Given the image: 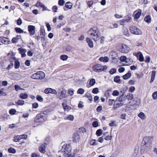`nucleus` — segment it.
<instances>
[{
    "instance_id": "18",
    "label": "nucleus",
    "mask_w": 157,
    "mask_h": 157,
    "mask_svg": "<svg viewBox=\"0 0 157 157\" xmlns=\"http://www.w3.org/2000/svg\"><path fill=\"white\" fill-rule=\"evenodd\" d=\"M124 95L122 94V95L120 96L119 97V99L118 100L121 101V102L124 103L126 99V96H123Z\"/></svg>"
},
{
    "instance_id": "35",
    "label": "nucleus",
    "mask_w": 157,
    "mask_h": 157,
    "mask_svg": "<svg viewBox=\"0 0 157 157\" xmlns=\"http://www.w3.org/2000/svg\"><path fill=\"white\" fill-rule=\"evenodd\" d=\"M8 151L9 153L14 154L16 152V150L12 147H10L8 149Z\"/></svg>"
},
{
    "instance_id": "25",
    "label": "nucleus",
    "mask_w": 157,
    "mask_h": 157,
    "mask_svg": "<svg viewBox=\"0 0 157 157\" xmlns=\"http://www.w3.org/2000/svg\"><path fill=\"white\" fill-rule=\"evenodd\" d=\"M26 52V50L20 48V53L21 55V56L22 57H25L26 55L25 53Z\"/></svg>"
},
{
    "instance_id": "39",
    "label": "nucleus",
    "mask_w": 157,
    "mask_h": 157,
    "mask_svg": "<svg viewBox=\"0 0 157 157\" xmlns=\"http://www.w3.org/2000/svg\"><path fill=\"white\" fill-rule=\"evenodd\" d=\"M16 110L15 109H10L9 111V113L11 115H13L15 114L16 113Z\"/></svg>"
},
{
    "instance_id": "26",
    "label": "nucleus",
    "mask_w": 157,
    "mask_h": 157,
    "mask_svg": "<svg viewBox=\"0 0 157 157\" xmlns=\"http://www.w3.org/2000/svg\"><path fill=\"white\" fill-rule=\"evenodd\" d=\"M65 7L69 9H71L72 7V4L70 2H67L65 4Z\"/></svg>"
},
{
    "instance_id": "57",
    "label": "nucleus",
    "mask_w": 157,
    "mask_h": 157,
    "mask_svg": "<svg viewBox=\"0 0 157 157\" xmlns=\"http://www.w3.org/2000/svg\"><path fill=\"white\" fill-rule=\"evenodd\" d=\"M92 124L94 127H96L98 126V122L97 121H94Z\"/></svg>"
},
{
    "instance_id": "63",
    "label": "nucleus",
    "mask_w": 157,
    "mask_h": 157,
    "mask_svg": "<svg viewBox=\"0 0 157 157\" xmlns=\"http://www.w3.org/2000/svg\"><path fill=\"white\" fill-rule=\"evenodd\" d=\"M32 106L34 108H36L38 107V104L37 103H34L33 104Z\"/></svg>"
},
{
    "instance_id": "3",
    "label": "nucleus",
    "mask_w": 157,
    "mask_h": 157,
    "mask_svg": "<svg viewBox=\"0 0 157 157\" xmlns=\"http://www.w3.org/2000/svg\"><path fill=\"white\" fill-rule=\"evenodd\" d=\"M45 76V74L42 71H40L33 74L31 77L34 79H42Z\"/></svg>"
},
{
    "instance_id": "20",
    "label": "nucleus",
    "mask_w": 157,
    "mask_h": 157,
    "mask_svg": "<svg viewBox=\"0 0 157 157\" xmlns=\"http://www.w3.org/2000/svg\"><path fill=\"white\" fill-rule=\"evenodd\" d=\"M128 59L130 60V59L127 58L126 56H121L120 58V60L121 61L124 62L125 61L126 63H127V60Z\"/></svg>"
},
{
    "instance_id": "47",
    "label": "nucleus",
    "mask_w": 157,
    "mask_h": 157,
    "mask_svg": "<svg viewBox=\"0 0 157 157\" xmlns=\"http://www.w3.org/2000/svg\"><path fill=\"white\" fill-rule=\"evenodd\" d=\"M84 91V90L83 89L80 88L78 90L77 93L78 94H83Z\"/></svg>"
},
{
    "instance_id": "41",
    "label": "nucleus",
    "mask_w": 157,
    "mask_h": 157,
    "mask_svg": "<svg viewBox=\"0 0 157 157\" xmlns=\"http://www.w3.org/2000/svg\"><path fill=\"white\" fill-rule=\"evenodd\" d=\"M151 20V17L149 16H147L144 18V21L147 22H149Z\"/></svg>"
},
{
    "instance_id": "38",
    "label": "nucleus",
    "mask_w": 157,
    "mask_h": 157,
    "mask_svg": "<svg viewBox=\"0 0 157 157\" xmlns=\"http://www.w3.org/2000/svg\"><path fill=\"white\" fill-rule=\"evenodd\" d=\"M20 63L18 60H16L15 61L14 66L16 68H18L19 67Z\"/></svg>"
},
{
    "instance_id": "6",
    "label": "nucleus",
    "mask_w": 157,
    "mask_h": 157,
    "mask_svg": "<svg viewBox=\"0 0 157 157\" xmlns=\"http://www.w3.org/2000/svg\"><path fill=\"white\" fill-rule=\"evenodd\" d=\"M152 146H149L146 144H144L142 145L140 147V151L142 153H144L145 152H147L151 148Z\"/></svg>"
},
{
    "instance_id": "46",
    "label": "nucleus",
    "mask_w": 157,
    "mask_h": 157,
    "mask_svg": "<svg viewBox=\"0 0 157 157\" xmlns=\"http://www.w3.org/2000/svg\"><path fill=\"white\" fill-rule=\"evenodd\" d=\"M116 72V70L115 68H112L109 71V73L111 75H113Z\"/></svg>"
},
{
    "instance_id": "51",
    "label": "nucleus",
    "mask_w": 157,
    "mask_h": 157,
    "mask_svg": "<svg viewBox=\"0 0 157 157\" xmlns=\"http://www.w3.org/2000/svg\"><path fill=\"white\" fill-rule=\"evenodd\" d=\"M152 96L154 99H156L157 98V91L154 92Z\"/></svg>"
},
{
    "instance_id": "22",
    "label": "nucleus",
    "mask_w": 157,
    "mask_h": 157,
    "mask_svg": "<svg viewBox=\"0 0 157 157\" xmlns=\"http://www.w3.org/2000/svg\"><path fill=\"white\" fill-rule=\"evenodd\" d=\"M136 13L135 15L134 18L135 19H137L139 18L140 17V16L141 14V12L137 11H135L134 12V13Z\"/></svg>"
},
{
    "instance_id": "50",
    "label": "nucleus",
    "mask_w": 157,
    "mask_h": 157,
    "mask_svg": "<svg viewBox=\"0 0 157 157\" xmlns=\"http://www.w3.org/2000/svg\"><path fill=\"white\" fill-rule=\"evenodd\" d=\"M43 4L40 1H37L35 5V6L37 7H40L42 6L43 5Z\"/></svg>"
},
{
    "instance_id": "12",
    "label": "nucleus",
    "mask_w": 157,
    "mask_h": 157,
    "mask_svg": "<svg viewBox=\"0 0 157 157\" xmlns=\"http://www.w3.org/2000/svg\"><path fill=\"white\" fill-rule=\"evenodd\" d=\"M73 141L75 142H77L79 141L80 137L79 134L77 133H74L73 136Z\"/></svg>"
},
{
    "instance_id": "4",
    "label": "nucleus",
    "mask_w": 157,
    "mask_h": 157,
    "mask_svg": "<svg viewBox=\"0 0 157 157\" xmlns=\"http://www.w3.org/2000/svg\"><path fill=\"white\" fill-rule=\"evenodd\" d=\"M71 151V148L69 146L67 147V145H63L61 149V152L64 153V154L65 156L69 155Z\"/></svg>"
},
{
    "instance_id": "15",
    "label": "nucleus",
    "mask_w": 157,
    "mask_h": 157,
    "mask_svg": "<svg viewBox=\"0 0 157 157\" xmlns=\"http://www.w3.org/2000/svg\"><path fill=\"white\" fill-rule=\"evenodd\" d=\"M40 36L43 39H44L45 38V30L44 27H42L40 29Z\"/></svg>"
},
{
    "instance_id": "29",
    "label": "nucleus",
    "mask_w": 157,
    "mask_h": 157,
    "mask_svg": "<svg viewBox=\"0 0 157 157\" xmlns=\"http://www.w3.org/2000/svg\"><path fill=\"white\" fill-rule=\"evenodd\" d=\"M86 42L88 43V45L90 47L92 48L93 47V43L92 41V40H86Z\"/></svg>"
},
{
    "instance_id": "43",
    "label": "nucleus",
    "mask_w": 157,
    "mask_h": 157,
    "mask_svg": "<svg viewBox=\"0 0 157 157\" xmlns=\"http://www.w3.org/2000/svg\"><path fill=\"white\" fill-rule=\"evenodd\" d=\"M65 2L64 0H59L58 2L59 5L60 6H63L65 3Z\"/></svg>"
},
{
    "instance_id": "11",
    "label": "nucleus",
    "mask_w": 157,
    "mask_h": 157,
    "mask_svg": "<svg viewBox=\"0 0 157 157\" xmlns=\"http://www.w3.org/2000/svg\"><path fill=\"white\" fill-rule=\"evenodd\" d=\"M109 56L113 60H116L118 58V55L115 51H112L110 52Z\"/></svg>"
},
{
    "instance_id": "23",
    "label": "nucleus",
    "mask_w": 157,
    "mask_h": 157,
    "mask_svg": "<svg viewBox=\"0 0 157 157\" xmlns=\"http://www.w3.org/2000/svg\"><path fill=\"white\" fill-rule=\"evenodd\" d=\"M156 74V71H152L151 78L150 80V82H151L153 81L154 80Z\"/></svg>"
},
{
    "instance_id": "17",
    "label": "nucleus",
    "mask_w": 157,
    "mask_h": 157,
    "mask_svg": "<svg viewBox=\"0 0 157 157\" xmlns=\"http://www.w3.org/2000/svg\"><path fill=\"white\" fill-rule=\"evenodd\" d=\"M131 76V74L130 72V71H128L127 73L123 76V78L124 79L126 80L129 78Z\"/></svg>"
},
{
    "instance_id": "19",
    "label": "nucleus",
    "mask_w": 157,
    "mask_h": 157,
    "mask_svg": "<svg viewBox=\"0 0 157 157\" xmlns=\"http://www.w3.org/2000/svg\"><path fill=\"white\" fill-rule=\"evenodd\" d=\"M15 54L12 52H11L8 54V56L9 57H10L11 59L13 60L15 59V57H14Z\"/></svg>"
},
{
    "instance_id": "16",
    "label": "nucleus",
    "mask_w": 157,
    "mask_h": 157,
    "mask_svg": "<svg viewBox=\"0 0 157 157\" xmlns=\"http://www.w3.org/2000/svg\"><path fill=\"white\" fill-rule=\"evenodd\" d=\"M46 145L44 144H42L39 147V150L42 153H44L45 152V146Z\"/></svg>"
},
{
    "instance_id": "58",
    "label": "nucleus",
    "mask_w": 157,
    "mask_h": 157,
    "mask_svg": "<svg viewBox=\"0 0 157 157\" xmlns=\"http://www.w3.org/2000/svg\"><path fill=\"white\" fill-rule=\"evenodd\" d=\"M150 61V58L149 56H147L145 57V62H147L148 63H149Z\"/></svg>"
},
{
    "instance_id": "36",
    "label": "nucleus",
    "mask_w": 157,
    "mask_h": 157,
    "mask_svg": "<svg viewBox=\"0 0 157 157\" xmlns=\"http://www.w3.org/2000/svg\"><path fill=\"white\" fill-rule=\"evenodd\" d=\"M111 91V90H106L105 93V95L106 97L107 98L108 97L110 96V92Z\"/></svg>"
},
{
    "instance_id": "8",
    "label": "nucleus",
    "mask_w": 157,
    "mask_h": 157,
    "mask_svg": "<svg viewBox=\"0 0 157 157\" xmlns=\"http://www.w3.org/2000/svg\"><path fill=\"white\" fill-rule=\"evenodd\" d=\"M44 91L45 93L46 94H57V92L55 90L50 88H48L44 90Z\"/></svg>"
},
{
    "instance_id": "28",
    "label": "nucleus",
    "mask_w": 157,
    "mask_h": 157,
    "mask_svg": "<svg viewBox=\"0 0 157 157\" xmlns=\"http://www.w3.org/2000/svg\"><path fill=\"white\" fill-rule=\"evenodd\" d=\"M59 99H62L63 98H66L65 94L63 90H62L60 93V96H59Z\"/></svg>"
},
{
    "instance_id": "21",
    "label": "nucleus",
    "mask_w": 157,
    "mask_h": 157,
    "mask_svg": "<svg viewBox=\"0 0 157 157\" xmlns=\"http://www.w3.org/2000/svg\"><path fill=\"white\" fill-rule=\"evenodd\" d=\"M99 59L101 61L105 62H107L109 60V58L107 57H101Z\"/></svg>"
},
{
    "instance_id": "13",
    "label": "nucleus",
    "mask_w": 157,
    "mask_h": 157,
    "mask_svg": "<svg viewBox=\"0 0 157 157\" xmlns=\"http://www.w3.org/2000/svg\"><path fill=\"white\" fill-rule=\"evenodd\" d=\"M35 27L33 25H29L28 27V29L29 32L30 34L33 35L35 34Z\"/></svg>"
},
{
    "instance_id": "9",
    "label": "nucleus",
    "mask_w": 157,
    "mask_h": 157,
    "mask_svg": "<svg viewBox=\"0 0 157 157\" xmlns=\"http://www.w3.org/2000/svg\"><path fill=\"white\" fill-rule=\"evenodd\" d=\"M129 48L126 45L123 44L121 49V52L122 53H127L129 51Z\"/></svg>"
},
{
    "instance_id": "34",
    "label": "nucleus",
    "mask_w": 157,
    "mask_h": 157,
    "mask_svg": "<svg viewBox=\"0 0 157 157\" xmlns=\"http://www.w3.org/2000/svg\"><path fill=\"white\" fill-rule=\"evenodd\" d=\"M60 59L63 60H66L68 58V56L66 55H62L60 56Z\"/></svg>"
},
{
    "instance_id": "40",
    "label": "nucleus",
    "mask_w": 157,
    "mask_h": 157,
    "mask_svg": "<svg viewBox=\"0 0 157 157\" xmlns=\"http://www.w3.org/2000/svg\"><path fill=\"white\" fill-rule=\"evenodd\" d=\"M119 94V92L117 90H115L113 91L112 95L113 96H118Z\"/></svg>"
},
{
    "instance_id": "62",
    "label": "nucleus",
    "mask_w": 157,
    "mask_h": 157,
    "mask_svg": "<svg viewBox=\"0 0 157 157\" xmlns=\"http://www.w3.org/2000/svg\"><path fill=\"white\" fill-rule=\"evenodd\" d=\"M135 90V88L134 86H131L129 89V90L131 92H133Z\"/></svg>"
},
{
    "instance_id": "55",
    "label": "nucleus",
    "mask_w": 157,
    "mask_h": 157,
    "mask_svg": "<svg viewBox=\"0 0 157 157\" xmlns=\"http://www.w3.org/2000/svg\"><path fill=\"white\" fill-rule=\"evenodd\" d=\"M1 42L4 44H7L10 42L9 40H1Z\"/></svg>"
},
{
    "instance_id": "27",
    "label": "nucleus",
    "mask_w": 157,
    "mask_h": 157,
    "mask_svg": "<svg viewBox=\"0 0 157 157\" xmlns=\"http://www.w3.org/2000/svg\"><path fill=\"white\" fill-rule=\"evenodd\" d=\"M126 99L128 100H131L133 98V96L132 94L129 93L126 96Z\"/></svg>"
},
{
    "instance_id": "33",
    "label": "nucleus",
    "mask_w": 157,
    "mask_h": 157,
    "mask_svg": "<svg viewBox=\"0 0 157 157\" xmlns=\"http://www.w3.org/2000/svg\"><path fill=\"white\" fill-rule=\"evenodd\" d=\"M85 97L88 98V99L90 101L93 100V98L91 95L90 94H87L85 95Z\"/></svg>"
},
{
    "instance_id": "42",
    "label": "nucleus",
    "mask_w": 157,
    "mask_h": 157,
    "mask_svg": "<svg viewBox=\"0 0 157 157\" xmlns=\"http://www.w3.org/2000/svg\"><path fill=\"white\" fill-rule=\"evenodd\" d=\"M95 83V81L94 79H91L90 81V84L91 86H93Z\"/></svg>"
},
{
    "instance_id": "44",
    "label": "nucleus",
    "mask_w": 157,
    "mask_h": 157,
    "mask_svg": "<svg viewBox=\"0 0 157 157\" xmlns=\"http://www.w3.org/2000/svg\"><path fill=\"white\" fill-rule=\"evenodd\" d=\"M102 132L101 131V129H99L97 130L96 132V134L97 136H100L102 134Z\"/></svg>"
},
{
    "instance_id": "60",
    "label": "nucleus",
    "mask_w": 157,
    "mask_h": 157,
    "mask_svg": "<svg viewBox=\"0 0 157 157\" xmlns=\"http://www.w3.org/2000/svg\"><path fill=\"white\" fill-rule=\"evenodd\" d=\"M115 121H113L111 123L109 124V125L110 126H114L115 125Z\"/></svg>"
},
{
    "instance_id": "7",
    "label": "nucleus",
    "mask_w": 157,
    "mask_h": 157,
    "mask_svg": "<svg viewBox=\"0 0 157 157\" xmlns=\"http://www.w3.org/2000/svg\"><path fill=\"white\" fill-rule=\"evenodd\" d=\"M130 30L132 33L135 34L140 35L142 33L140 30L134 26H131Z\"/></svg>"
},
{
    "instance_id": "30",
    "label": "nucleus",
    "mask_w": 157,
    "mask_h": 157,
    "mask_svg": "<svg viewBox=\"0 0 157 157\" xmlns=\"http://www.w3.org/2000/svg\"><path fill=\"white\" fill-rule=\"evenodd\" d=\"M28 95L27 93L20 94V98L22 99H26L28 98Z\"/></svg>"
},
{
    "instance_id": "1",
    "label": "nucleus",
    "mask_w": 157,
    "mask_h": 157,
    "mask_svg": "<svg viewBox=\"0 0 157 157\" xmlns=\"http://www.w3.org/2000/svg\"><path fill=\"white\" fill-rule=\"evenodd\" d=\"M88 34L91 38L95 39L99 38L101 36L97 28L93 27L90 29L88 31Z\"/></svg>"
},
{
    "instance_id": "56",
    "label": "nucleus",
    "mask_w": 157,
    "mask_h": 157,
    "mask_svg": "<svg viewBox=\"0 0 157 157\" xmlns=\"http://www.w3.org/2000/svg\"><path fill=\"white\" fill-rule=\"evenodd\" d=\"M58 9V7L56 6H53L52 7V10L54 12H57Z\"/></svg>"
},
{
    "instance_id": "10",
    "label": "nucleus",
    "mask_w": 157,
    "mask_h": 157,
    "mask_svg": "<svg viewBox=\"0 0 157 157\" xmlns=\"http://www.w3.org/2000/svg\"><path fill=\"white\" fill-rule=\"evenodd\" d=\"M123 103L121 102L118 100H116L114 101V103L113 105V108L114 109H117L121 106L123 105Z\"/></svg>"
},
{
    "instance_id": "48",
    "label": "nucleus",
    "mask_w": 157,
    "mask_h": 157,
    "mask_svg": "<svg viewBox=\"0 0 157 157\" xmlns=\"http://www.w3.org/2000/svg\"><path fill=\"white\" fill-rule=\"evenodd\" d=\"M28 137L27 135L25 134H23L20 135V140L22 139H26Z\"/></svg>"
},
{
    "instance_id": "45",
    "label": "nucleus",
    "mask_w": 157,
    "mask_h": 157,
    "mask_svg": "<svg viewBox=\"0 0 157 157\" xmlns=\"http://www.w3.org/2000/svg\"><path fill=\"white\" fill-rule=\"evenodd\" d=\"M20 140V136H17L14 138L13 140L15 142H18Z\"/></svg>"
},
{
    "instance_id": "2",
    "label": "nucleus",
    "mask_w": 157,
    "mask_h": 157,
    "mask_svg": "<svg viewBox=\"0 0 157 157\" xmlns=\"http://www.w3.org/2000/svg\"><path fill=\"white\" fill-rule=\"evenodd\" d=\"M107 68V67L106 66H103L99 64H97L93 67L94 71L97 72L105 71Z\"/></svg>"
},
{
    "instance_id": "32",
    "label": "nucleus",
    "mask_w": 157,
    "mask_h": 157,
    "mask_svg": "<svg viewBox=\"0 0 157 157\" xmlns=\"http://www.w3.org/2000/svg\"><path fill=\"white\" fill-rule=\"evenodd\" d=\"M97 143L95 140H91L90 141V144L91 145H96L97 144Z\"/></svg>"
},
{
    "instance_id": "59",
    "label": "nucleus",
    "mask_w": 157,
    "mask_h": 157,
    "mask_svg": "<svg viewBox=\"0 0 157 157\" xmlns=\"http://www.w3.org/2000/svg\"><path fill=\"white\" fill-rule=\"evenodd\" d=\"M125 70L124 68L123 67H120L118 69V71L120 73L123 72Z\"/></svg>"
},
{
    "instance_id": "49",
    "label": "nucleus",
    "mask_w": 157,
    "mask_h": 157,
    "mask_svg": "<svg viewBox=\"0 0 157 157\" xmlns=\"http://www.w3.org/2000/svg\"><path fill=\"white\" fill-rule=\"evenodd\" d=\"M98 92V88H95L92 90L93 93L94 94H97Z\"/></svg>"
},
{
    "instance_id": "52",
    "label": "nucleus",
    "mask_w": 157,
    "mask_h": 157,
    "mask_svg": "<svg viewBox=\"0 0 157 157\" xmlns=\"http://www.w3.org/2000/svg\"><path fill=\"white\" fill-rule=\"evenodd\" d=\"M36 99L37 100L40 101H42L43 100V99L42 98L41 96L40 95L37 96Z\"/></svg>"
},
{
    "instance_id": "37",
    "label": "nucleus",
    "mask_w": 157,
    "mask_h": 157,
    "mask_svg": "<svg viewBox=\"0 0 157 157\" xmlns=\"http://www.w3.org/2000/svg\"><path fill=\"white\" fill-rule=\"evenodd\" d=\"M114 81L115 82L119 83L120 81V77L117 76H115L114 78Z\"/></svg>"
},
{
    "instance_id": "61",
    "label": "nucleus",
    "mask_w": 157,
    "mask_h": 157,
    "mask_svg": "<svg viewBox=\"0 0 157 157\" xmlns=\"http://www.w3.org/2000/svg\"><path fill=\"white\" fill-rule=\"evenodd\" d=\"M93 2L92 1H91L88 2L87 3V5H88L89 7H91L93 5Z\"/></svg>"
},
{
    "instance_id": "53",
    "label": "nucleus",
    "mask_w": 157,
    "mask_h": 157,
    "mask_svg": "<svg viewBox=\"0 0 157 157\" xmlns=\"http://www.w3.org/2000/svg\"><path fill=\"white\" fill-rule=\"evenodd\" d=\"M46 24L47 28L48 29V31H51V29L50 25L49 24L48 22H46Z\"/></svg>"
},
{
    "instance_id": "64",
    "label": "nucleus",
    "mask_w": 157,
    "mask_h": 157,
    "mask_svg": "<svg viewBox=\"0 0 157 157\" xmlns=\"http://www.w3.org/2000/svg\"><path fill=\"white\" fill-rule=\"evenodd\" d=\"M112 138V136H106L105 138V139L106 140H111Z\"/></svg>"
},
{
    "instance_id": "24",
    "label": "nucleus",
    "mask_w": 157,
    "mask_h": 157,
    "mask_svg": "<svg viewBox=\"0 0 157 157\" xmlns=\"http://www.w3.org/2000/svg\"><path fill=\"white\" fill-rule=\"evenodd\" d=\"M65 120H68L73 121L74 119V117L73 116L71 115H69L67 117H64Z\"/></svg>"
},
{
    "instance_id": "14",
    "label": "nucleus",
    "mask_w": 157,
    "mask_h": 157,
    "mask_svg": "<svg viewBox=\"0 0 157 157\" xmlns=\"http://www.w3.org/2000/svg\"><path fill=\"white\" fill-rule=\"evenodd\" d=\"M135 55V54H133ZM137 58L138 57L139 60L140 62H143L144 60V57L143 56L142 53L140 52H138L135 54Z\"/></svg>"
},
{
    "instance_id": "5",
    "label": "nucleus",
    "mask_w": 157,
    "mask_h": 157,
    "mask_svg": "<svg viewBox=\"0 0 157 157\" xmlns=\"http://www.w3.org/2000/svg\"><path fill=\"white\" fill-rule=\"evenodd\" d=\"M153 138L151 136H145L143 139L142 144L149 146H151Z\"/></svg>"
},
{
    "instance_id": "31",
    "label": "nucleus",
    "mask_w": 157,
    "mask_h": 157,
    "mask_svg": "<svg viewBox=\"0 0 157 157\" xmlns=\"http://www.w3.org/2000/svg\"><path fill=\"white\" fill-rule=\"evenodd\" d=\"M138 117L141 119L144 120L145 118V116L144 113L143 112H140L138 115Z\"/></svg>"
},
{
    "instance_id": "54",
    "label": "nucleus",
    "mask_w": 157,
    "mask_h": 157,
    "mask_svg": "<svg viewBox=\"0 0 157 157\" xmlns=\"http://www.w3.org/2000/svg\"><path fill=\"white\" fill-rule=\"evenodd\" d=\"M74 91L73 90H71L69 89L68 91L67 94L70 95H72L74 94Z\"/></svg>"
}]
</instances>
